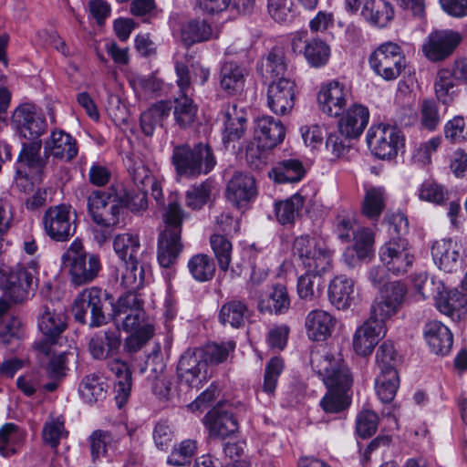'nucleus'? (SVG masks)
<instances>
[{
	"label": "nucleus",
	"mask_w": 467,
	"mask_h": 467,
	"mask_svg": "<svg viewBox=\"0 0 467 467\" xmlns=\"http://www.w3.org/2000/svg\"><path fill=\"white\" fill-rule=\"evenodd\" d=\"M371 70L382 79H397L407 67L402 48L397 43L388 41L379 45L369 56Z\"/></svg>",
	"instance_id": "obj_8"
},
{
	"label": "nucleus",
	"mask_w": 467,
	"mask_h": 467,
	"mask_svg": "<svg viewBox=\"0 0 467 467\" xmlns=\"http://www.w3.org/2000/svg\"><path fill=\"white\" fill-rule=\"evenodd\" d=\"M296 84L290 78L271 81L267 88V106L276 115L289 113L295 105Z\"/></svg>",
	"instance_id": "obj_19"
},
{
	"label": "nucleus",
	"mask_w": 467,
	"mask_h": 467,
	"mask_svg": "<svg viewBox=\"0 0 467 467\" xmlns=\"http://www.w3.org/2000/svg\"><path fill=\"white\" fill-rule=\"evenodd\" d=\"M323 274L314 273L306 270L297 279L296 290L298 296L306 301H313L319 297L321 294V275Z\"/></svg>",
	"instance_id": "obj_51"
},
{
	"label": "nucleus",
	"mask_w": 467,
	"mask_h": 467,
	"mask_svg": "<svg viewBox=\"0 0 467 467\" xmlns=\"http://www.w3.org/2000/svg\"><path fill=\"white\" fill-rule=\"evenodd\" d=\"M67 435L65 430L64 420L59 418L47 420L42 430V438L46 444L52 449H57L60 440Z\"/></svg>",
	"instance_id": "obj_62"
},
{
	"label": "nucleus",
	"mask_w": 467,
	"mask_h": 467,
	"mask_svg": "<svg viewBox=\"0 0 467 467\" xmlns=\"http://www.w3.org/2000/svg\"><path fill=\"white\" fill-rule=\"evenodd\" d=\"M63 263L69 267L71 281L76 285L89 283L98 275L101 265L98 256L88 255L78 242H73L62 256Z\"/></svg>",
	"instance_id": "obj_11"
},
{
	"label": "nucleus",
	"mask_w": 467,
	"mask_h": 467,
	"mask_svg": "<svg viewBox=\"0 0 467 467\" xmlns=\"http://www.w3.org/2000/svg\"><path fill=\"white\" fill-rule=\"evenodd\" d=\"M305 202V198L296 193L290 198L275 202V213L276 220L282 225H293L299 216Z\"/></svg>",
	"instance_id": "obj_45"
},
{
	"label": "nucleus",
	"mask_w": 467,
	"mask_h": 467,
	"mask_svg": "<svg viewBox=\"0 0 467 467\" xmlns=\"http://www.w3.org/2000/svg\"><path fill=\"white\" fill-rule=\"evenodd\" d=\"M91 221L105 230H114L124 219L121 192L116 188L93 190L87 197Z\"/></svg>",
	"instance_id": "obj_3"
},
{
	"label": "nucleus",
	"mask_w": 467,
	"mask_h": 467,
	"mask_svg": "<svg viewBox=\"0 0 467 467\" xmlns=\"http://www.w3.org/2000/svg\"><path fill=\"white\" fill-rule=\"evenodd\" d=\"M434 301L437 308L453 320H460L467 312V298L457 289L450 291H444V288L438 289L437 295L434 296Z\"/></svg>",
	"instance_id": "obj_32"
},
{
	"label": "nucleus",
	"mask_w": 467,
	"mask_h": 467,
	"mask_svg": "<svg viewBox=\"0 0 467 467\" xmlns=\"http://www.w3.org/2000/svg\"><path fill=\"white\" fill-rule=\"evenodd\" d=\"M379 254L382 265L395 275L407 273L414 262L406 238H390L380 247Z\"/></svg>",
	"instance_id": "obj_14"
},
{
	"label": "nucleus",
	"mask_w": 467,
	"mask_h": 467,
	"mask_svg": "<svg viewBox=\"0 0 467 467\" xmlns=\"http://www.w3.org/2000/svg\"><path fill=\"white\" fill-rule=\"evenodd\" d=\"M351 241H354V245L351 249H348L346 251L344 256L347 264L350 266H354L355 263L347 261L348 254H351V255H353V253L355 252L358 261L367 258L372 251L374 233L368 227L358 228L356 232H353Z\"/></svg>",
	"instance_id": "obj_47"
},
{
	"label": "nucleus",
	"mask_w": 467,
	"mask_h": 467,
	"mask_svg": "<svg viewBox=\"0 0 467 467\" xmlns=\"http://www.w3.org/2000/svg\"><path fill=\"white\" fill-rule=\"evenodd\" d=\"M434 263L447 273L457 271L461 267L460 247L451 239L436 241L431 247Z\"/></svg>",
	"instance_id": "obj_31"
},
{
	"label": "nucleus",
	"mask_w": 467,
	"mask_h": 467,
	"mask_svg": "<svg viewBox=\"0 0 467 467\" xmlns=\"http://www.w3.org/2000/svg\"><path fill=\"white\" fill-rule=\"evenodd\" d=\"M113 248L125 265L121 284L130 289L142 286L147 265L140 259L141 254L139 235L130 233L118 234L113 241Z\"/></svg>",
	"instance_id": "obj_4"
},
{
	"label": "nucleus",
	"mask_w": 467,
	"mask_h": 467,
	"mask_svg": "<svg viewBox=\"0 0 467 467\" xmlns=\"http://www.w3.org/2000/svg\"><path fill=\"white\" fill-rule=\"evenodd\" d=\"M349 97L350 92L345 85L334 80L322 86L317 101L324 114L338 118L346 109Z\"/></svg>",
	"instance_id": "obj_21"
},
{
	"label": "nucleus",
	"mask_w": 467,
	"mask_h": 467,
	"mask_svg": "<svg viewBox=\"0 0 467 467\" xmlns=\"http://www.w3.org/2000/svg\"><path fill=\"white\" fill-rule=\"evenodd\" d=\"M310 364L327 389L349 393L353 377L340 355L336 356L325 348L312 350Z\"/></svg>",
	"instance_id": "obj_2"
},
{
	"label": "nucleus",
	"mask_w": 467,
	"mask_h": 467,
	"mask_svg": "<svg viewBox=\"0 0 467 467\" xmlns=\"http://www.w3.org/2000/svg\"><path fill=\"white\" fill-rule=\"evenodd\" d=\"M42 224L45 234L56 242L69 240L77 227L70 206L65 204L49 207L43 215Z\"/></svg>",
	"instance_id": "obj_13"
},
{
	"label": "nucleus",
	"mask_w": 467,
	"mask_h": 467,
	"mask_svg": "<svg viewBox=\"0 0 467 467\" xmlns=\"http://www.w3.org/2000/svg\"><path fill=\"white\" fill-rule=\"evenodd\" d=\"M206 367L199 349L188 348L179 359L177 374L182 382L198 389L202 387L201 373Z\"/></svg>",
	"instance_id": "obj_24"
},
{
	"label": "nucleus",
	"mask_w": 467,
	"mask_h": 467,
	"mask_svg": "<svg viewBox=\"0 0 467 467\" xmlns=\"http://www.w3.org/2000/svg\"><path fill=\"white\" fill-rule=\"evenodd\" d=\"M121 345L118 329H106L96 333L89 340L88 349L96 359H104L117 352Z\"/></svg>",
	"instance_id": "obj_34"
},
{
	"label": "nucleus",
	"mask_w": 467,
	"mask_h": 467,
	"mask_svg": "<svg viewBox=\"0 0 467 467\" xmlns=\"http://www.w3.org/2000/svg\"><path fill=\"white\" fill-rule=\"evenodd\" d=\"M41 147L42 141L40 140L22 144V149L17 158L19 167L16 170V173L18 175H22L25 172V176H27L26 172L22 171V168L25 167L29 170L32 176L36 175L41 178L48 159L47 155L45 157L40 155Z\"/></svg>",
	"instance_id": "obj_29"
},
{
	"label": "nucleus",
	"mask_w": 467,
	"mask_h": 467,
	"mask_svg": "<svg viewBox=\"0 0 467 467\" xmlns=\"http://www.w3.org/2000/svg\"><path fill=\"white\" fill-rule=\"evenodd\" d=\"M387 192L382 186L365 187L361 213L372 222H378L387 204Z\"/></svg>",
	"instance_id": "obj_37"
},
{
	"label": "nucleus",
	"mask_w": 467,
	"mask_h": 467,
	"mask_svg": "<svg viewBox=\"0 0 467 467\" xmlns=\"http://www.w3.org/2000/svg\"><path fill=\"white\" fill-rule=\"evenodd\" d=\"M171 162L178 175L195 178L211 172L216 165V159L212 148L201 142L193 147L188 144L175 146Z\"/></svg>",
	"instance_id": "obj_5"
},
{
	"label": "nucleus",
	"mask_w": 467,
	"mask_h": 467,
	"mask_svg": "<svg viewBox=\"0 0 467 467\" xmlns=\"http://www.w3.org/2000/svg\"><path fill=\"white\" fill-rule=\"evenodd\" d=\"M454 76L451 70L443 68L438 71L434 89L439 100L444 104L449 103L452 99L453 88H454Z\"/></svg>",
	"instance_id": "obj_61"
},
{
	"label": "nucleus",
	"mask_w": 467,
	"mask_h": 467,
	"mask_svg": "<svg viewBox=\"0 0 467 467\" xmlns=\"http://www.w3.org/2000/svg\"><path fill=\"white\" fill-rule=\"evenodd\" d=\"M304 56L311 67H321L329 60L330 47L321 39L313 38L306 44Z\"/></svg>",
	"instance_id": "obj_52"
},
{
	"label": "nucleus",
	"mask_w": 467,
	"mask_h": 467,
	"mask_svg": "<svg viewBox=\"0 0 467 467\" xmlns=\"http://www.w3.org/2000/svg\"><path fill=\"white\" fill-rule=\"evenodd\" d=\"M292 255L304 268L317 274L326 273L332 265V251L323 241L309 234L295 238Z\"/></svg>",
	"instance_id": "obj_7"
},
{
	"label": "nucleus",
	"mask_w": 467,
	"mask_h": 467,
	"mask_svg": "<svg viewBox=\"0 0 467 467\" xmlns=\"http://www.w3.org/2000/svg\"><path fill=\"white\" fill-rule=\"evenodd\" d=\"M213 36L212 26L204 19L194 18L181 26V40L186 47L205 42Z\"/></svg>",
	"instance_id": "obj_40"
},
{
	"label": "nucleus",
	"mask_w": 467,
	"mask_h": 467,
	"mask_svg": "<svg viewBox=\"0 0 467 467\" xmlns=\"http://www.w3.org/2000/svg\"><path fill=\"white\" fill-rule=\"evenodd\" d=\"M113 302L111 296L99 287L84 289L76 297L72 312L77 322L89 327H99L107 323V304Z\"/></svg>",
	"instance_id": "obj_6"
},
{
	"label": "nucleus",
	"mask_w": 467,
	"mask_h": 467,
	"mask_svg": "<svg viewBox=\"0 0 467 467\" xmlns=\"http://www.w3.org/2000/svg\"><path fill=\"white\" fill-rule=\"evenodd\" d=\"M338 129L349 138H358L368 126V109L361 104H353L339 116Z\"/></svg>",
	"instance_id": "obj_30"
},
{
	"label": "nucleus",
	"mask_w": 467,
	"mask_h": 467,
	"mask_svg": "<svg viewBox=\"0 0 467 467\" xmlns=\"http://www.w3.org/2000/svg\"><path fill=\"white\" fill-rule=\"evenodd\" d=\"M362 16L371 25L385 27L394 18V8L386 0H367L362 8Z\"/></svg>",
	"instance_id": "obj_42"
},
{
	"label": "nucleus",
	"mask_w": 467,
	"mask_h": 467,
	"mask_svg": "<svg viewBox=\"0 0 467 467\" xmlns=\"http://www.w3.org/2000/svg\"><path fill=\"white\" fill-rule=\"evenodd\" d=\"M303 163L297 159H287L278 161L268 172L275 182H297L306 175Z\"/></svg>",
	"instance_id": "obj_39"
},
{
	"label": "nucleus",
	"mask_w": 467,
	"mask_h": 467,
	"mask_svg": "<svg viewBox=\"0 0 467 467\" xmlns=\"http://www.w3.org/2000/svg\"><path fill=\"white\" fill-rule=\"evenodd\" d=\"M37 325L43 335V340L36 343V348L45 355L50 354L51 345L58 342L63 332L67 327V316L48 306H44L38 316Z\"/></svg>",
	"instance_id": "obj_16"
},
{
	"label": "nucleus",
	"mask_w": 467,
	"mask_h": 467,
	"mask_svg": "<svg viewBox=\"0 0 467 467\" xmlns=\"http://www.w3.org/2000/svg\"><path fill=\"white\" fill-rule=\"evenodd\" d=\"M386 325L368 319L354 333L353 348L358 356H368L386 335Z\"/></svg>",
	"instance_id": "obj_23"
},
{
	"label": "nucleus",
	"mask_w": 467,
	"mask_h": 467,
	"mask_svg": "<svg viewBox=\"0 0 467 467\" xmlns=\"http://www.w3.org/2000/svg\"><path fill=\"white\" fill-rule=\"evenodd\" d=\"M12 271L13 274L19 276L26 275V278H20V281L16 284L25 290L26 289V299L34 296L38 286L37 264L35 261H30L26 265H17Z\"/></svg>",
	"instance_id": "obj_58"
},
{
	"label": "nucleus",
	"mask_w": 467,
	"mask_h": 467,
	"mask_svg": "<svg viewBox=\"0 0 467 467\" xmlns=\"http://www.w3.org/2000/svg\"><path fill=\"white\" fill-rule=\"evenodd\" d=\"M236 343L234 340H227L221 343H209L200 348L199 351L206 366L208 364L218 365L227 360L229 355L234 351Z\"/></svg>",
	"instance_id": "obj_49"
},
{
	"label": "nucleus",
	"mask_w": 467,
	"mask_h": 467,
	"mask_svg": "<svg viewBox=\"0 0 467 467\" xmlns=\"http://www.w3.org/2000/svg\"><path fill=\"white\" fill-rule=\"evenodd\" d=\"M284 360L281 358H272L265 368L263 390L273 394L275 390L278 379L284 370Z\"/></svg>",
	"instance_id": "obj_64"
},
{
	"label": "nucleus",
	"mask_w": 467,
	"mask_h": 467,
	"mask_svg": "<svg viewBox=\"0 0 467 467\" xmlns=\"http://www.w3.org/2000/svg\"><path fill=\"white\" fill-rule=\"evenodd\" d=\"M328 298L337 309L349 307L354 299L353 280L344 275L334 277L328 286Z\"/></svg>",
	"instance_id": "obj_38"
},
{
	"label": "nucleus",
	"mask_w": 467,
	"mask_h": 467,
	"mask_svg": "<svg viewBox=\"0 0 467 467\" xmlns=\"http://www.w3.org/2000/svg\"><path fill=\"white\" fill-rule=\"evenodd\" d=\"M203 423L209 435L214 439H226L231 437L239 429L238 421L234 415L219 407L211 410L204 417Z\"/></svg>",
	"instance_id": "obj_25"
},
{
	"label": "nucleus",
	"mask_w": 467,
	"mask_h": 467,
	"mask_svg": "<svg viewBox=\"0 0 467 467\" xmlns=\"http://www.w3.org/2000/svg\"><path fill=\"white\" fill-rule=\"evenodd\" d=\"M289 307L290 298L286 287L283 285H275L267 298L260 299L258 302V310L262 313L284 314Z\"/></svg>",
	"instance_id": "obj_46"
},
{
	"label": "nucleus",
	"mask_w": 467,
	"mask_h": 467,
	"mask_svg": "<svg viewBox=\"0 0 467 467\" xmlns=\"http://www.w3.org/2000/svg\"><path fill=\"white\" fill-rule=\"evenodd\" d=\"M406 292L405 285L400 281L385 285L380 288L379 296L371 305L368 319L380 321L385 325V321L400 308Z\"/></svg>",
	"instance_id": "obj_15"
},
{
	"label": "nucleus",
	"mask_w": 467,
	"mask_h": 467,
	"mask_svg": "<svg viewBox=\"0 0 467 467\" xmlns=\"http://www.w3.org/2000/svg\"><path fill=\"white\" fill-rule=\"evenodd\" d=\"M336 325V319L327 311L322 309L311 310L305 318L306 337L314 342H321L331 337Z\"/></svg>",
	"instance_id": "obj_27"
},
{
	"label": "nucleus",
	"mask_w": 467,
	"mask_h": 467,
	"mask_svg": "<svg viewBox=\"0 0 467 467\" xmlns=\"http://www.w3.org/2000/svg\"><path fill=\"white\" fill-rule=\"evenodd\" d=\"M213 188L211 180L192 185L185 193V204L192 210L202 209L209 201Z\"/></svg>",
	"instance_id": "obj_54"
},
{
	"label": "nucleus",
	"mask_w": 467,
	"mask_h": 467,
	"mask_svg": "<svg viewBox=\"0 0 467 467\" xmlns=\"http://www.w3.org/2000/svg\"><path fill=\"white\" fill-rule=\"evenodd\" d=\"M257 71L265 80H278L287 78V65L280 48H273L263 57L257 65Z\"/></svg>",
	"instance_id": "obj_36"
},
{
	"label": "nucleus",
	"mask_w": 467,
	"mask_h": 467,
	"mask_svg": "<svg viewBox=\"0 0 467 467\" xmlns=\"http://www.w3.org/2000/svg\"><path fill=\"white\" fill-rule=\"evenodd\" d=\"M166 364L163 361L160 351H153L147 357L144 365L140 366L139 371L140 374L148 373L147 380L150 382L160 380L164 378Z\"/></svg>",
	"instance_id": "obj_63"
},
{
	"label": "nucleus",
	"mask_w": 467,
	"mask_h": 467,
	"mask_svg": "<svg viewBox=\"0 0 467 467\" xmlns=\"http://www.w3.org/2000/svg\"><path fill=\"white\" fill-rule=\"evenodd\" d=\"M171 108L170 102L161 100L142 112L140 119L142 132L148 137L152 136L157 126L162 127Z\"/></svg>",
	"instance_id": "obj_44"
},
{
	"label": "nucleus",
	"mask_w": 467,
	"mask_h": 467,
	"mask_svg": "<svg viewBox=\"0 0 467 467\" xmlns=\"http://www.w3.org/2000/svg\"><path fill=\"white\" fill-rule=\"evenodd\" d=\"M188 268L192 277L199 282L211 280L215 273L213 260L204 254L193 255L188 262Z\"/></svg>",
	"instance_id": "obj_53"
},
{
	"label": "nucleus",
	"mask_w": 467,
	"mask_h": 467,
	"mask_svg": "<svg viewBox=\"0 0 467 467\" xmlns=\"http://www.w3.org/2000/svg\"><path fill=\"white\" fill-rule=\"evenodd\" d=\"M462 41L461 33L451 30H435L429 34L422 45L424 56L431 62L447 59Z\"/></svg>",
	"instance_id": "obj_17"
},
{
	"label": "nucleus",
	"mask_w": 467,
	"mask_h": 467,
	"mask_svg": "<svg viewBox=\"0 0 467 467\" xmlns=\"http://www.w3.org/2000/svg\"><path fill=\"white\" fill-rule=\"evenodd\" d=\"M107 390L106 380L96 373L86 375L78 385V394L82 400L88 404L103 400L107 396Z\"/></svg>",
	"instance_id": "obj_41"
},
{
	"label": "nucleus",
	"mask_w": 467,
	"mask_h": 467,
	"mask_svg": "<svg viewBox=\"0 0 467 467\" xmlns=\"http://www.w3.org/2000/svg\"><path fill=\"white\" fill-rule=\"evenodd\" d=\"M351 397L348 392L327 389L320 400L321 408L327 413H339L349 407Z\"/></svg>",
	"instance_id": "obj_59"
},
{
	"label": "nucleus",
	"mask_w": 467,
	"mask_h": 467,
	"mask_svg": "<svg viewBox=\"0 0 467 467\" xmlns=\"http://www.w3.org/2000/svg\"><path fill=\"white\" fill-rule=\"evenodd\" d=\"M113 441L114 436L109 431L96 430L92 431L88 438L92 461L96 462L105 457Z\"/></svg>",
	"instance_id": "obj_55"
},
{
	"label": "nucleus",
	"mask_w": 467,
	"mask_h": 467,
	"mask_svg": "<svg viewBox=\"0 0 467 467\" xmlns=\"http://www.w3.org/2000/svg\"><path fill=\"white\" fill-rule=\"evenodd\" d=\"M424 335L433 353L441 356L450 353L453 344V336L441 322L437 320L428 322L425 326Z\"/></svg>",
	"instance_id": "obj_33"
},
{
	"label": "nucleus",
	"mask_w": 467,
	"mask_h": 467,
	"mask_svg": "<svg viewBox=\"0 0 467 467\" xmlns=\"http://www.w3.org/2000/svg\"><path fill=\"white\" fill-rule=\"evenodd\" d=\"M249 317V309L244 300L233 298L225 301L218 313V320L223 327L241 328Z\"/></svg>",
	"instance_id": "obj_35"
},
{
	"label": "nucleus",
	"mask_w": 467,
	"mask_h": 467,
	"mask_svg": "<svg viewBox=\"0 0 467 467\" xmlns=\"http://www.w3.org/2000/svg\"><path fill=\"white\" fill-rule=\"evenodd\" d=\"M11 123L20 136L29 140H39L46 131V118L30 103L18 106L13 112Z\"/></svg>",
	"instance_id": "obj_18"
},
{
	"label": "nucleus",
	"mask_w": 467,
	"mask_h": 467,
	"mask_svg": "<svg viewBox=\"0 0 467 467\" xmlns=\"http://www.w3.org/2000/svg\"><path fill=\"white\" fill-rule=\"evenodd\" d=\"M12 271L13 274L19 276L26 275V278H20V281L16 284L25 290L26 289V299L34 296L38 286L37 264L35 261H30L26 265H17Z\"/></svg>",
	"instance_id": "obj_57"
},
{
	"label": "nucleus",
	"mask_w": 467,
	"mask_h": 467,
	"mask_svg": "<svg viewBox=\"0 0 467 467\" xmlns=\"http://www.w3.org/2000/svg\"><path fill=\"white\" fill-rule=\"evenodd\" d=\"M26 439V432L12 422L4 424L0 428V454L11 457L22 448Z\"/></svg>",
	"instance_id": "obj_43"
},
{
	"label": "nucleus",
	"mask_w": 467,
	"mask_h": 467,
	"mask_svg": "<svg viewBox=\"0 0 467 467\" xmlns=\"http://www.w3.org/2000/svg\"><path fill=\"white\" fill-rule=\"evenodd\" d=\"M211 247L217 259L219 268L226 272L232 257V243L223 235L213 234L210 237Z\"/></svg>",
	"instance_id": "obj_56"
},
{
	"label": "nucleus",
	"mask_w": 467,
	"mask_h": 467,
	"mask_svg": "<svg viewBox=\"0 0 467 467\" xmlns=\"http://www.w3.org/2000/svg\"><path fill=\"white\" fill-rule=\"evenodd\" d=\"M248 74L249 70L243 63L223 61L218 73L219 87L227 96L240 95L244 89Z\"/></svg>",
	"instance_id": "obj_22"
},
{
	"label": "nucleus",
	"mask_w": 467,
	"mask_h": 467,
	"mask_svg": "<svg viewBox=\"0 0 467 467\" xmlns=\"http://www.w3.org/2000/svg\"><path fill=\"white\" fill-rule=\"evenodd\" d=\"M225 195L236 208H245L257 195L255 179L245 171H236L226 185Z\"/></svg>",
	"instance_id": "obj_20"
},
{
	"label": "nucleus",
	"mask_w": 467,
	"mask_h": 467,
	"mask_svg": "<svg viewBox=\"0 0 467 467\" xmlns=\"http://www.w3.org/2000/svg\"><path fill=\"white\" fill-rule=\"evenodd\" d=\"M112 306L113 320L119 331L132 333L140 330L146 325V313L143 308V301L140 296L133 292H128L119 296L116 303L109 302Z\"/></svg>",
	"instance_id": "obj_9"
},
{
	"label": "nucleus",
	"mask_w": 467,
	"mask_h": 467,
	"mask_svg": "<svg viewBox=\"0 0 467 467\" xmlns=\"http://www.w3.org/2000/svg\"><path fill=\"white\" fill-rule=\"evenodd\" d=\"M366 140L371 152L381 160L395 158L405 145L401 130L386 124L371 126L367 132Z\"/></svg>",
	"instance_id": "obj_10"
},
{
	"label": "nucleus",
	"mask_w": 467,
	"mask_h": 467,
	"mask_svg": "<svg viewBox=\"0 0 467 467\" xmlns=\"http://www.w3.org/2000/svg\"><path fill=\"white\" fill-rule=\"evenodd\" d=\"M285 135V129L281 120L272 116H262L255 121L254 140L257 141V148L253 145L246 149V159L253 165L254 158L259 161L262 158L261 150L274 149L280 144Z\"/></svg>",
	"instance_id": "obj_12"
},
{
	"label": "nucleus",
	"mask_w": 467,
	"mask_h": 467,
	"mask_svg": "<svg viewBox=\"0 0 467 467\" xmlns=\"http://www.w3.org/2000/svg\"><path fill=\"white\" fill-rule=\"evenodd\" d=\"M173 116L177 125L185 129L191 126L196 117L197 105L189 94H180L173 100Z\"/></svg>",
	"instance_id": "obj_48"
},
{
	"label": "nucleus",
	"mask_w": 467,
	"mask_h": 467,
	"mask_svg": "<svg viewBox=\"0 0 467 467\" xmlns=\"http://www.w3.org/2000/svg\"><path fill=\"white\" fill-rule=\"evenodd\" d=\"M78 152L77 140L69 133L56 130L45 141L44 154L47 157L52 156L59 161L68 162L74 160Z\"/></svg>",
	"instance_id": "obj_26"
},
{
	"label": "nucleus",
	"mask_w": 467,
	"mask_h": 467,
	"mask_svg": "<svg viewBox=\"0 0 467 467\" xmlns=\"http://www.w3.org/2000/svg\"><path fill=\"white\" fill-rule=\"evenodd\" d=\"M165 228L158 236L157 259L161 267L173 265L183 249L181 241L186 213L176 200H171L164 213Z\"/></svg>",
	"instance_id": "obj_1"
},
{
	"label": "nucleus",
	"mask_w": 467,
	"mask_h": 467,
	"mask_svg": "<svg viewBox=\"0 0 467 467\" xmlns=\"http://www.w3.org/2000/svg\"><path fill=\"white\" fill-rule=\"evenodd\" d=\"M399 386L400 378L397 370L380 372L375 382L377 395L383 403H389L394 400Z\"/></svg>",
	"instance_id": "obj_50"
},
{
	"label": "nucleus",
	"mask_w": 467,
	"mask_h": 467,
	"mask_svg": "<svg viewBox=\"0 0 467 467\" xmlns=\"http://www.w3.org/2000/svg\"><path fill=\"white\" fill-rule=\"evenodd\" d=\"M420 115L422 127L430 131L435 130L442 119L439 104L433 99L422 100Z\"/></svg>",
	"instance_id": "obj_60"
},
{
	"label": "nucleus",
	"mask_w": 467,
	"mask_h": 467,
	"mask_svg": "<svg viewBox=\"0 0 467 467\" xmlns=\"http://www.w3.org/2000/svg\"><path fill=\"white\" fill-rule=\"evenodd\" d=\"M221 120L223 124V143L238 140L246 130V113L236 104H226L221 111Z\"/></svg>",
	"instance_id": "obj_28"
}]
</instances>
